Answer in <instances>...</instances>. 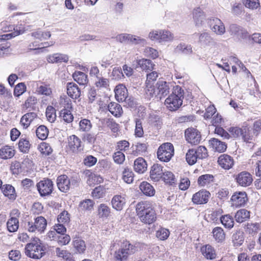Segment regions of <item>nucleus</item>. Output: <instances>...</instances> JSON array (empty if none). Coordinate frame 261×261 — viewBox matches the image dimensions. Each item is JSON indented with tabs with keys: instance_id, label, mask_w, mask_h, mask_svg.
Returning <instances> with one entry per match:
<instances>
[{
	"instance_id": "603ef678",
	"label": "nucleus",
	"mask_w": 261,
	"mask_h": 261,
	"mask_svg": "<svg viewBox=\"0 0 261 261\" xmlns=\"http://www.w3.org/2000/svg\"><path fill=\"white\" fill-rule=\"evenodd\" d=\"M73 245L74 248L79 253H83L86 250L85 242L79 238H77L73 241Z\"/></svg>"
},
{
	"instance_id": "13d9d810",
	"label": "nucleus",
	"mask_w": 261,
	"mask_h": 261,
	"mask_svg": "<svg viewBox=\"0 0 261 261\" xmlns=\"http://www.w3.org/2000/svg\"><path fill=\"white\" fill-rule=\"evenodd\" d=\"M246 229L248 233L254 236L258 232L259 229V224L257 223H248L246 225Z\"/></svg>"
},
{
	"instance_id": "f8f14e48",
	"label": "nucleus",
	"mask_w": 261,
	"mask_h": 261,
	"mask_svg": "<svg viewBox=\"0 0 261 261\" xmlns=\"http://www.w3.org/2000/svg\"><path fill=\"white\" fill-rule=\"evenodd\" d=\"M39 117L35 112H29L23 115L20 121V123L23 128H27L31 124H35L39 121Z\"/></svg>"
},
{
	"instance_id": "c9c22d12",
	"label": "nucleus",
	"mask_w": 261,
	"mask_h": 261,
	"mask_svg": "<svg viewBox=\"0 0 261 261\" xmlns=\"http://www.w3.org/2000/svg\"><path fill=\"white\" fill-rule=\"evenodd\" d=\"M250 217V212L245 209H241L236 213L234 218L237 222L242 223Z\"/></svg>"
},
{
	"instance_id": "4468645a",
	"label": "nucleus",
	"mask_w": 261,
	"mask_h": 261,
	"mask_svg": "<svg viewBox=\"0 0 261 261\" xmlns=\"http://www.w3.org/2000/svg\"><path fill=\"white\" fill-rule=\"evenodd\" d=\"M210 196L208 191L205 190H200L193 195L192 201L197 204H205L208 202Z\"/></svg>"
},
{
	"instance_id": "9d476101",
	"label": "nucleus",
	"mask_w": 261,
	"mask_h": 261,
	"mask_svg": "<svg viewBox=\"0 0 261 261\" xmlns=\"http://www.w3.org/2000/svg\"><path fill=\"white\" fill-rule=\"evenodd\" d=\"M185 138L188 143L196 145L200 143L201 134L199 130L193 127L188 128L185 132Z\"/></svg>"
},
{
	"instance_id": "de8ad7c7",
	"label": "nucleus",
	"mask_w": 261,
	"mask_h": 261,
	"mask_svg": "<svg viewBox=\"0 0 261 261\" xmlns=\"http://www.w3.org/2000/svg\"><path fill=\"white\" fill-rule=\"evenodd\" d=\"M186 161L190 165H193L196 163L198 159L196 156V152L194 149H191L188 150L186 156Z\"/></svg>"
},
{
	"instance_id": "a211bd4d",
	"label": "nucleus",
	"mask_w": 261,
	"mask_h": 261,
	"mask_svg": "<svg viewBox=\"0 0 261 261\" xmlns=\"http://www.w3.org/2000/svg\"><path fill=\"white\" fill-rule=\"evenodd\" d=\"M156 89L159 99L167 95L170 92V83L165 81H159L156 84Z\"/></svg>"
},
{
	"instance_id": "69168bd1",
	"label": "nucleus",
	"mask_w": 261,
	"mask_h": 261,
	"mask_svg": "<svg viewBox=\"0 0 261 261\" xmlns=\"http://www.w3.org/2000/svg\"><path fill=\"white\" fill-rule=\"evenodd\" d=\"M39 149L42 154L48 155L52 152V149L49 144L43 142L40 144Z\"/></svg>"
},
{
	"instance_id": "4d7b16f0",
	"label": "nucleus",
	"mask_w": 261,
	"mask_h": 261,
	"mask_svg": "<svg viewBox=\"0 0 261 261\" xmlns=\"http://www.w3.org/2000/svg\"><path fill=\"white\" fill-rule=\"evenodd\" d=\"M94 203L92 200L86 199L80 202L79 207L82 211H91L93 209Z\"/></svg>"
},
{
	"instance_id": "ddd939ff",
	"label": "nucleus",
	"mask_w": 261,
	"mask_h": 261,
	"mask_svg": "<svg viewBox=\"0 0 261 261\" xmlns=\"http://www.w3.org/2000/svg\"><path fill=\"white\" fill-rule=\"evenodd\" d=\"M237 182L242 187L249 186L253 181L251 174L247 171H242L239 173L236 177Z\"/></svg>"
},
{
	"instance_id": "39448f33",
	"label": "nucleus",
	"mask_w": 261,
	"mask_h": 261,
	"mask_svg": "<svg viewBox=\"0 0 261 261\" xmlns=\"http://www.w3.org/2000/svg\"><path fill=\"white\" fill-rule=\"evenodd\" d=\"M174 147L170 143H165L158 148L157 156L158 159L165 162L169 161L174 154Z\"/></svg>"
},
{
	"instance_id": "a19ab883",
	"label": "nucleus",
	"mask_w": 261,
	"mask_h": 261,
	"mask_svg": "<svg viewBox=\"0 0 261 261\" xmlns=\"http://www.w3.org/2000/svg\"><path fill=\"white\" fill-rule=\"evenodd\" d=\"M212 233L214 238L217 242H222L225 240V234L223 228L221 227H215L213 230Z\"/></svg>"
},
{
	"instance_id": "72a5a7b5",
	"label": "nucleus",
	"mask_w": 261,
	"mask_h": 261,
	"mask_svg": "<svg viewBox=\"0 0 261 261\" xmlns=\"http://www.w3.org/2000/svg\"><path fill=\"white\" fill-rule=\"evenodd\" d=\"M109 112L115 117H120L122 113V109L121 106L116 102H111L108 106Z\"/></svg>"
},
{
	"instance_id": "aec40b11",
	"label": "nucleus",
	"mask_w": 261,
	"mask_h": 261,
	"mask_svg": "<svg viewBox=\"0 0 261 261\" xmlns=\"http://www.w3.org/2000/svg\"><path fill=\"white\" fill-rule=\"evenodd\" d=\"M193 17L196 26H201L206 19L205 13L199 7L194 9L193 11Z\"/></svg>"
},
{
	"instance_id": "052dcab7",
	"label": "nucleus",
	"mask_w": 261,
	"mask_h": 261,
	"mask_svg": "<svg viewBox=\"0 0 261 261\" xmlns=\"http://www.w3.org/2000/svg\"><path fill=\"white\" fill-rule=\"evenodd\" d=\"M80 129L82 132H88L92 127V123L87 119H82L79 123Z\"/></svg>"
},
{
	"instance_id": "7ed1b4c3",
	"label": "nucleus",
	"mask_w": 261,
	"mask_h": 261,
	"mask_svg": "<svg viewBox=\"0 0 261 261\" xmlns=\"http://www.w3.org/2000/svg\"><path fill=\"white\" fill-rule=\"evenodd\" d=\"M25 254L33 259H40L45 254V248L40 240L34 238L32 242L28 243L25 247Z\"/></svg>"
},
{
	"instance_id": "2f4dec72",
	"label": "nucleus",
	"mask_w": 261,
	"mask_h": 261,
	"mask_svg": "<svg viewBox=\"0 0 261 261\" xmlns=\"http://www.w3.org/2000/svg\"><path fill=\"white\" fill-rule=\"evenodd\" d=\"M2 191L4 195L9 199L11 200H15L16 197V193L14 188L10 185H4L2 188Z\"/></svg>"
},
{
	"instance_id": "7c9ffc66",
	"label": "nucleus",
	"mask_w": 261,
	"mask_h": 261,
	"mask_svg": "<svg viewBox=\"0 0 261 261\" xmlns=\"http://www.w3.org/2000/svg\"><path fill=\"white\" fill-rule=\"evenodd\" d=\"M214 177L212 174H203L200 176L197 180L198 185L200 187L207 186L214 181Z\"/></svg>"
},
{
	"instance_id": "6e6d98bb",
	"label": "nucleus",
	"mask_w": 261,
	"mask_h": 261,
	"mask_svg": "<svg viewBox=\"0 0 261 261\" xmlns=\"http://www.w3.org/2000/svg\"><path fill=\"white\" fill-rule=\"evenodd\" d=\"M244 6L251 10L257 9L259 7L258 0H241Z\"/></svg>"
},
{
	"instance_id": "2eb2a0df",
	"label": "nucleus",
	"mask_w": 261,
	"mask_h": 261,
	"mask_svg": "<svg viewBox=\"0 0 261 261\" xmlns=\"http://www.w3.org/2000/svg\"><path fill=\"white\" fill-rule=\"evenodd\" d=\"M81 143L80 139L75 135L68 138V148L72 152H78L83 149Z\"/></svg>"
},
{
	"instance_id": "412c9836",
	"label": "nucleus",
	"mask_w": 261,
	"mask_h": 261,
	"mask_svg": "<svg viewBox=\"0 0 261 261\" xmlns=\"http://www.w3.org/2000/svg\"><path fill=\"white\" fill-rule=\"evenodd\" d=\"M115 98L119 102H123L126 100L128 92L126 88L122 84L117 85L115 89Z\"/></svg>"
},
{
	"instance_id": "1a4fd4ad",
	"label": "nucleus",
	"mask_w": 261,
	"mask_h": 261,
	"mask_svg": "<svg viewBox=\"0 0 261 261\" xmlns=\"http://www.w3.org/2000/svg\"><path fill=\"white\" fill-rule=\"evenodd\" d=\"M208 23L211 30L217 35L221 36L225 34V25L219 18L212 17L210 18Z\"/></svg>"
},
{
	"instance_id": "774afa93",
	"label": "nucleus",
	"mask_w": 261,
	"mask_h": 261,
	"mask_svg": "<svg viewBox=\"0 0 261 261\" xmlns=\"http://www.w3.org/2000/svg\"><path fill=\"white\" fill-rule=\"evenodd\" d=\"M25 89L26 86L24 83H19L14 88V95L16 97H18L25 91Z\"/></svg>"
},
{
	"instance_id": "cd10ccee",
	"label": "nucleus",
	"mask_w": 261,
	"mask_h": 261,
	"mask_svg": "<svg viewBox=\"0 0 261 261\" xmlns=\"http://www.w3.org/2000/svg\"><path fill=\"white\" fill-rule=\"evenodd\" d=\"M68 59V57L66 55L57 53L49 56L47 58V61L49 63H51L67 62Z\"/></svg>"
},
{
	"instance_id": "bf43d9fd",
	"label": "nucleus",
	"mask_w": 261,
	"mask_h": 261,
	"mask_svg": "<svg viewBox=\"0 0 261 261\" xmlns=\"http://www.w3.org/2000/svg\"><path fill=\"white\" fill-rule=\"evenodd\" d=\"M160 42H169L173 39V35L169 31L161 30Z\"/></svg>"
},
{
	"instance_id": "473e14b6",
	"label": "nucleus",
	"mask_w": 261,
	"mask_h": 261,
	"mask_svg": "<svg viewBox=\"0 0 261 261\" xmlns=\"http://www.w3.org/2000/svg\"><path fill=\"white\" fill-rule=\"evenodd\" d=\"M201 251L203 255L207 259H213L216 257L215 251L210 245H206L202 247Z\"/></svg>"
},
{
	"instance_id": "f03ea898",
	"label": "nucleus",
	"mask_w": 261,
	"mask_h": 261,
	"mask_svg": "<svg viewBox=\"0 0 261 261\" xmlns=\"http://www.w3.org/2000/svg\"><path fill=\"white\" fill-rule=\"evenodd\" d=\"M184 98V90L180 86H176L172 93L166 99L165 105L170 111H176L182 105Z\"/></svg>"
},
{
	"instance_id": "20e7f679",
	"label": "nucleus",
	"mask_w": 261,
	"mask_h": 261,
	"mask_svg": "<svg viewBox=\"0 0 261 261\" xmlns=\"http://www.w3.org/2000/svg\"><path fill=\"white\" fill-rule=\"evenodd\" d=\"M136 251V247L129 241H123L121 248L116 251L114 258L116 261H126L128 257Z\"/></svg>"
},
{
	"instance_id": "f257e3e1",
	"label": "nucleus",
	"mask_w": 261,
	"mask_h": 261,
	"mask_svg": "<svg viewBox=\"0 0 261 261\" xmlns=\"http://www.w3.org/2000/svg\"><path fill=\"white\" fill-rule=\"evenodd\" d=\"M137 216L140 220L145 223L151 224L156 219V214L151 205L147 201L139 202L136 207Z\"/></svg>"
},
{
	"instance_id": "a878e982",
	"label": "nucleus",
	"mask_w": 261,
	"mask_h": 261,
	"mask_svg": "<svg viewBox=\"0 0 261 261\" xmlns=\"http://www.w3.org/2000/svg\"><path fill=\"white\" fill-rule=\"evenodd\" d=\"M137 63L143 70L149 72L154 69L155 64L152 62L147 59H142L138 60Z\"/></svg>"
},
{
	"instance_id": "9b49d317",
	"label": "nucleus",
	"mask_w": 261,
	"mask_h": 261,
	"mask_svg": "<svg viewBox=\"0 0 261 261\" xmlns=\"http://www.w3.org/2000/svg\"><path fill=\"white\" fill-rule=\"evenodd\" d=\"M38 190L41 196L49 195L53 190V184L49 179H44L40 181L37 185Z\"/></svg>"
},
{
	"instance_id": "58836bf2",
	"label": "nucleus",
	"mask_w": 261,
	"mask_h": 261,
	"mask_svg": "<svg viewBox=\"0 0 261 261\" xmlns=\"http://www.w3.org/2000/svg\"><path fill=\"white\" fill-rule=\"evenodd\" d=\"M73 77L80 85H84L88 82L87 75L82 71H76L73 74Z\"/></svg>"
},
{
	"instance_id": "6ab92c4d",
	"label": "nucleus",
	"mask_w": 261,
	"mask_h": 261,
	"mask_svg": "<svg viewBox=\"0 0 261 261\" xmlns=\"http://www.w3.org/2000/svg\"><path fill=\"white\" fill-rule=\"evenodd\" d=\"M218 163L222 168L228 170L233 166L234 160L231 156L226 154H223L218 158Z\"/></svg>"
},
{
	"instance_id": "f3484780",
	"label": "nucleus",
	"mask_w": 261,
	"mask_h": 261,
	"mask_svg": "<svg viewBox=\"0 0 261 261\" xmlns=\"http://www.w3.org/2000/svg\"><path fill=\"white\" fill-rule=\"evenodd\" d=\"M163 167L158 164H154L150 171V178L154 182L159 181L164 175Z\"/></svg>"
},
{
	"instance_id": "338daca9",
	"label": "nucleus",
	"mask_w": 261,
	"mask_h": 261,
	"mask_svg": "<svg viewBox=\"0 0 261 261\" xmlns=\"http://www.w3.org/2000/svg\"><path fill=\"white\" fill-rule=\"evenodd\" d=\"M159 74V73L155 71L147 73L146 75V81L145 84L153 85V83L158 77Z\"/></svg>"
},
{
	"instance_id": "79ce46f5",
	"label": "nucleus",
	"mask_w": 261,
	"mask_h": 261,
	"mask_svg": "<svg viewBox=\"0 0 261 261\" xmlns=\"http://www.w3.org/2000/svg\"><path fill=\"white\" fill-rule=\"evenodd\" d=\"M36 92L39 94L45 96H50L52 94V90L49 85L45 84H42L40 85H38Z\"/></svg>"
},
{
	"instance_id": "b1692460",
	"label": "nucleus",
	"mask_w": 261,
	"mask_h": 261,
	"mask_svg": "<svg viewBox=\"0 0 261 261\" xmlns=\"http://www.w3.org/2000/svg\"><path fill=\"white\" fill-rule=\"evenodd\" d=\"M67 93L69 97L76 99L81 95V90L78 86L73 83H68L67 84Z\"/></svg>"
},
{
	"instance_id": "e2e57ef3",
	"label": "nucleus",
	"mask_w": 261,
	"mask_h": 261,
	"mask_svg": "<svg viewBox=\"0 0 261 261\" xmlns=\"http://www.w3.org/2000/svg\"><path fill=\"white\" fill-rule=\"evenodd\" d=\"M144 53L146 57L153 59H155L159 57V53L157 50L150 47L145 48Z\"/></svg>"
},
{
	"instance_id": "5701e85b",
	"label": "nucleus",
	"mask_w": 261,
	"mask_h": 261,
	"mask_svg": "<svg viewBox=\"0 0 261 261\" xmlns=\"http://www.w3.org/2000/svg\"><path fill=\"white\" fill-rule=\"evenodd\" d=\"M125 203V198L124 196L120 195H115L111 200L113 208L118 211L123 209Z\"/></svg>"
},
{
	"instance_id": "c85d7f7f",
	"label": "nucleus",
	"mask_w": 261,
	"mask_h": 261,
	"mask_svg": "<svg viewBox=\"0 0 261 261\" xmlns=\"http://www.w3.org/2000/svg\"><path fill=\"white\" fill-rule=\"evenodd\" d=\"M20 31L14 33H9L0 36V50H4L9 47V46L4 42L5 41L10 39L17 35L20 34Z\"/></svg>"
},
{
	"instance_id": "8fccbe9b",
	"label": "nucleus",
	"mask_w": 261,
	"mask_h": 261,
	"mask_svg": "<svg viewBox=\"0 0 261 261\" xmlns=\"http://www.w3.org/2000/svg\"><path fill=\"white\" fill-rule=\"evenodd\" d=\"M162 179L166 184L170 185L175 184L176 181V179L173 173L168 171L164 172V175H163Z\"/></svg>"
},
{
	"instance_id": "3c124183",
	"label": "nucleus",
	"mask_w": 261,
	"mask_h": 261,
	"mask_svg": "<svg viewBox=\"0 0 261 261\" xmlns=\"http://www.w3.org/2000/svg\"><path fill=\"white\" fill-rule=\"evenodd\" d=\"M36 135L41 140H45L48 136V130L44 125L39 126L36 130Z\"/></svg>"
},
{
	"instance_id": "a18cd8bd",
	"label": "nucleus",
	"mask_w": 261,
	"mask_h": 261,
	"mask_svg": "<svg viewBox=\"0 0 261 261\" xmlns=\"http://www.w3.org/2000/svg\"><path fill=\"white\" fill-rule=\"evenodd\" d=\"M134 174L129 168H126L122 172V179L127 184H131L134 181Z\"/></svg>"
},
{
	"instance_id": "864d4df0",
	"label": "nucleus",
	"mask_w": 261,
	"mask_h": 261,
	"mask_svg": "<svg viewBox=\"0 0 261 261\" xmlns=\"http://www.w3.org/2000/svg\"><path fill=\"white\" fill-rule=\"evenodd\" d=\"M102 181V178L99 175H97L95 174L90 173L88 176L87 180V184L89 186H92L95 184H98Z\"/></svg>"
},
{
	"instance_id": "ea45409f",
	"label": "nucleus",
	"mask_w": 261,
	"mask_h": 261,
	"mask_svg": "<svg viewBox=\"0 0 261 261\" xmlns=\"http://www.w3.org/2000/svg\"><path fill=\"white\" fill-rule=\"evenodd\" d=\"M220 220L221 223L225 227L230 229L233 227V218L229 214L222 216L220 217Z\"/></svg>"
},
{
	"instance_id": "5fc2aeb1",
	"label": "nucleus",
	"mask_w": 261,
	"mask_h": 261,
	"mask_svg": "<svg viewBox=\"0 0 261 261\" xmlns=\"http://www.w3.org/2000/svg\"><path fill=\"white\" fill-rule=\"evenodd\" d=\"M46 116L50 123L54 122L56 119V110L52 106H48L46 110Z\"/></svg>"
},
{
	"instance_id": "6e6552de",
	"label": "nucleus",
	"mask_w": 261,
	"mask_h": 261,
	"mask_svg": "<svg viewBox=\"0 0 261 261\" xmlns=\"http://www.w3.org/2000/svg\"><path fill=\"white\" fill-rule=\"evenodd\" d=\"M247 200V195L245 192H236L230 198V203L231 206L237 208L244 205Z\"/></svg>"
},
{
	"instance_id": "37998d69",
	"label": "nucleus",
	"mask_w": 261,
	"mask_h": 261,
	"mask_svg": "<svg viewBox=\"0 0 261 261\" xmlns=\"http://www.w3.org/2000/svg\"><path fill=\"white\" fill-rule=\"evenodd\" d=\"M7 225L9 231L11 232L16 231L19 227L18 219L16 217H11L7 221Z\"/></svg>"
},
{
	"instance_id": "423d86ee",
	"label": "nucleus",
	"mask_w": 261,
	"mask_h": 261,
	"mask_svg": "<svg viewBox=\"0 0 261 261\" xmlns=\"http://www.w3.org/2000/svg\"><path fill=\"white\" fill-rule=\"evenodd\" d=\"M47 226L46 219L42 216L37 217L34 222H28L26 224V228L29 232H34L37 231L40 233L44 231Z\"/></svg>"
},
{
	"instance_id": "393cba45",
	"label": "nucleus",
	"mask_w": 261,
	"mask_h": 261,
	"mask_svg": "<svg viewBox=\"0 0 261 261\" xmlns=\"http://www.w3.org/2000/svg\"><path fill=\"white\" fill-rule=\"evenodd\" d=\"M147 168L145 160L143 158H138L134 161V170L138 173H143Z\"/></svg>"
},
{
	"instance_id": "09e8293b",
	"label": "nucleus",
	"mask_w": 261,
	"mask_h": 261,
	"mask_svg": "<svg viewBox=\"0 0 261 261\" xmlns=\"http://www.w3.org/2000/svg\"><path fill=\"white\" fill-rule=\"evenodd\" d=\"M98 214L100 218H107L110 213V208L106 204H100L98 207Z\"/></svg>"
},
{
	"instance_id": "680f3d73",
	"label": "nucleus",
	"mask_w": 261,
	"mask_h": 261,
	"mask_svg": "<svg viewBox=\"0 0 261 261\" xmlns=\"http://www.w3.org/2000/svg\"><path fill=\"white\" fill-rule=\"evenodd\" d=\"M18 147L20 151L26 153L29 151L30 144L26 139H20L18 143Z\"/></svg>"
},
{
	"instance_id": "c03bdc74",
	"label": "nucleus",
	"mask_w": 261,
	"mask_h": 261,
	"mask_svg": "<svg viewBox=\"0 0 261 261\" xmlns=\"http://www.w3.org/2000/svg\"><path fill=\"white\" fill-rule=\"evenodd\" d=\"M133 154L138 155L143 152H145L147 149V146L145 143H137L132 147Z\"/></svg>"
},
{
	"instance_id": "e433bc0d",
	"label": "nucleus",
	"mask_w": 261,
	"mask_h": 261,
	"mask_svg": "<svg viewBox=\"0 0 261 261\" xmlns=\"http://www.w3.org/2000/svg\"><path fill=\"white\" fill-rule=\"evenodd\" d=\"M174 51L176 53H182L185 55H190L192 54V47L190 45H187L185 43H180L176 46Z\"/></svg>"
},
{
	"instance_id": "c756f323",
	"label": "nucleus",
	"mask_w": 261,
	"mask_h": 261,
	"mask_svg": "<svg viewBox=\"0 0 261 261\" xmlns=\"http://www.w3.org/2000/svg\"><path fill=\"white\" fill-rule=\"evenodd\" d=\"M145 96L146 97L149 99L152 98L153 99L156 98L159 100L158 94H157V89L156 87L152 84H146Z\"/></svg>"
},
{
	"instance_id": "4be33fe9",
	"label": "nucleus",
	"mask_w": 261,
	"mask_h": 261,
	"mask_svg": "<svg viewBox=\"0 0 261 261\" xmlns=\"http://www.w3.org/2000/svg\"><path fill=\"white\" fill-rule=\"evenodd\" d=\"M209 144L213 150L219 152H224L227 148V145L225 142L215 138L209 140Z\"/></svg>"
},
{
	"instance_id": "0eeeda50",
	"label": "nucleus",
	"mask_w": 261,
	"mask_h": 261,
	"mask_svg": "<svg viewBox=\"0 0 261 261\" xmlns=\"http://www.w3.org/2000/svg\"><path fill=\"white\" fill-rule=\"evenodd\" d=\"M76 183V180L74 178L69 179L66 175H61L57 179L58 188L62 192H67L71 186H74Z\"/></svg>"
},
{
	"instance_id": "bb28decb",
	"label": "nucleus",
	"mask_w": 261,
	"mask_h": 261,
	"mask_svg": "<svg viewBox=\"0 0 261 261\" xmlns=\"http://www.w3.org/2000/svg\"><path fill=\"white\" fill-rule=\"evenodd\" d=\"M15 154L13 147L6 145L0 149V158L6 160L12 158Z\"/></svg>"
},
{
	"instance_id": "f704fd0d",
	"label": "nucleus",
	"mask_w": 261,
	"mask_h": 261,
	"mask_svg": "<svg viewBox=\"0 0 261 261\" xmlns=\"http://www.w3.org/2000/svg\"><path fill=\"white\" fill-rule=\"evenodd\" d=\"M140 189L144 194L147 196H151L154 195L155 193V190L153 187L146 181H143L141 184Z\"/></svg>"
},
{
	"instance_id": "49530a36",
	"label": "nucleus",
	"mask_w": 261,
	"mask_h": 261,
	"mask_svg": "<svg viewBox=\"0 0 261 261\" xmlns=\"http://www.w3.org/2000/svg\"><path fill=\"white\" fill-rule=\"evenodd\" d=\"M95 86L99 89L108 88L109 86V81L108 79L101 76H97L95 80Z\"/></svg>"
},
{
	"instance_id": "dca6fc26",
	"label": "nucleus",
	"mask_w": 261,
	"mask_h": 261,
	"mask_svg": "<svg viewBox=\"0 0 261 261\" xmlns=\"http://www.w3.org/2000/svg\"><path fill=\"white\" fill-rule=\"evenodd\" d=\"M199 43L204 47H214L217 45L214 38L207 32H203L200 34Z\"/></svg>"
},
{
	"instance_id": "4c0bfd02",
	"label": "nucleus",
	"mask_w": 261,
	"mask_h": 261,
	"mask_svg": "<svg viewBox=\"0 0 261 261\" xmlns=\"http://www.w3.org/2000/svg\"><path fill=\"white\" fill-rule=\"evenodd\" d=\"M231 239L234 246H240L244 240L243 232L241 231L236 232L232 234Z\"/></svg>"
},
{
	"instance_id": "0e129e2a",
	"label": "nucleus",
	"mask_w": 261,
	"mask_h": 261,
	"mask_svg": "<svg viewBox=\"0 0 261 261\" xmlns=\"http://www.w3.org/2000/svg\"><path fill=\"white\" fill-rule=\"evenodd\" d=\"M169 234L170 232L168 229L161 228L156 231V236L161 240H165L169 237Z\"/></svg>"
}]
</instances>
